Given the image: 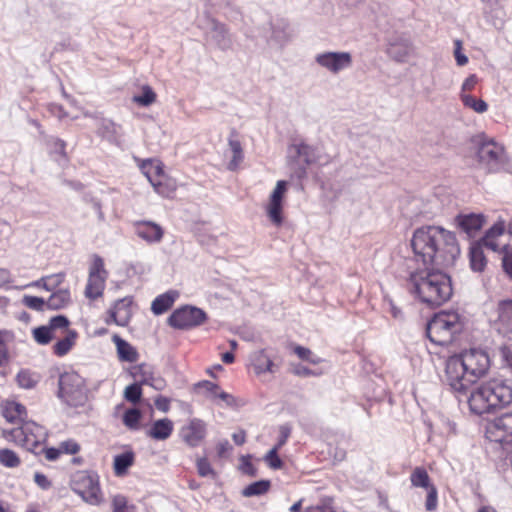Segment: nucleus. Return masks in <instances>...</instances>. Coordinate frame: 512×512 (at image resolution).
I'll return each instance as SVG.
<instances>
[{"label":"nucleus","instance_id":"obj_12","mask_svg":"<svg viewBox=\"0 0 512 512\" xmlns=\"http://www.w3.org/2000/svg\"><path fill=\"white\" fill-rule=\"evenodd\" d=\"M483 385L494 410L512 402V388L504 381L492 379L484 382Z\"/></svg>","mask_w":512,"mask_h":512},{"label":"nucleus","instance_id":"obj_15","mask_svg":"<svg viewBox=\"0 0 512 512\" xmlns=\"http://www.w3.org/2000/svg\"><path fill=\"white\" fill-rule=\"evenodd\" d=\"M455 225L468 237H474L483 227L485 216L481 213H460L454 219Z\"/></svg>","mask_w":512,"mask_h":512},{"label":"nucleus","instance_id":"obj_16","mask_svg":"<svg viewBox=\"0 0 512 512\" xmlns=\"http://www.w3.org/2000/svg\"><path fill=\"white\" fill-rule=\"evenodd\" d=\"M182 440L190 447L198 446L206 436V424L200 419H192L180 430Z\"/></svg>","mask_w":512,"mask_h":512},{"label":"nucleus","instance_id":"obj_7","mask_svg":"<svg viewBox=\"0 0 512 512\" xmlns=\"http://www.w3.org/2000/svg\"><path fill=\"white\" fill-rule=\"evenodd\" d=\"M479 163L489 171L505 169L508 164V157L504 147L494 140H484L477 150Z\"/></svg>","mask_w":512,"mask_h":512},{"label":"nucleus","instance_id":"obj_56","mask_svg":"<svg viewBox=\"0 0 512 512\" xmlns=\"http://www.w3.org/2000/svg\"><path fill=\"white\" fill-rule=\"evenodd\" d=\"M113 512H127V499L125 496L116 495L112 501Z\"/></svg>","mask_w":512,"mask_h":512},{"label":"nucleus","instance_id":"obj_13","mask_svg":"<svg viewBox=\"0 0 512 512\" xmlns=\"http://www.w3.org/2000/svg\"><path fill=\"white\" fill-rule=\"evenodd\" d=\"M286 192L287 182L284 180H279L269 197L266 212L270 220L276 225H280L283 220L282 209Z\"/></svg>","mask_w":512,"mask_h":512},{"label":"nucleus","instance_id":"obj_24","mask_svg":"<svg viewBox=\"0 0 512 512\" xmlns=\"http://www.w3.org/2000/svg\"><path fill=\"white\" fill-rule=\"evenodd\" d=\"M151 186L157 194L169 198L177 190L178 183L175 178L167 175L163 170Z\"/></svg>","mask_w":512,"mask_h":512},{"label":"nucleus","instance_id":"obj_39","mask_svg":"<svg viewBox=\"0 0 512 512\" xmlns=\"http://www.w3.org/2000/svg\"><path fill=\"white\" fill-rule=\"evenodd\" d=\"M461 100L466 107L472 109L476 113H484L488 109V105L484 100L476 99L471 95L462 93Z\"/></svg>","mask_w":512,"mask_h":512},{"label":"nucleus","instance_id":"obj_47","mask_svg":"<svg viewBox=\"0 0 512 512\" xmlns=\"http://www.w3.org/2000/svg\"><path fill=\"white\" fill-rule=\"evenodd\" d=\"M278 450V448L273 447L264 457L265 462L272 469H281L283 466V462L278 456Z\"/></svg>","mask_w":512,"mask_h":512},{"label":"nucleus","instance_id":"obj_26","mask_svg":"<svg viewBox=\"0 0 512 512\" xmlns=\"http://www.w3.org/2000/svg\"><path fill=\"white\" fill-rule=\"evenodd\" d=\"M111 322L119 326L128 325V303L125 299L118 300L114 307L109 310V317L106 319V323L110 324Z\"/></svg>","mask_w":512,"mask_h":512},{"label":"nucleus","instance_id":"obj_46","mask_svg":"<svg viewBox=\"0 0 512 512\" xmlns=\"http://www.w3.org/2000/svg\"><path fill=\"white\" fill-rule=\"evenodd\" d=\"M11 337V333L6 330H0V366L8 361L7 340Z\"/></svg>","mask_w":512,"mask_h":512},{"label":"nucleus","instance_id":"obj_10","mask_svg":"<svg viewBox=\"0 0 512 512\" xmlns=\"http://www.w3.org/2000/svg\"><path fill=\"white\" fill-rule=\"evenodd\" d=\"M205 320L206 314L203 310L193 306H184L171 314L168 323L177 329H190L201 325Z\"/></svg>","mask_w":512,"mask_h":512},{"label":"nucleus","instance_id":"obj_29","mask_svg":"<svg viewBox=\"0 0 512 512\" xmlns=\"http://www.w3.org/2000/svg\"><path fill=\"white\" fill-rule=\"evenodd\" d=\"M121 128L110 120H101L98 135L111 143L119 144V130Z\"/></svg>","mask_w":512,"mask_h":512},{"label":"nucleus","instance_id":"obj_4","mask_svg":"<svg viewBox=\"0 0 512 512\" xmlns=\"http://www.w3.org/2000/svg\"><path fill=\"white\" fill-rule=\"evenodd\" d=\"M443 267H418L411 272L409 282L412 292L429 306H440L452 295L449 277L441 271Z\"/></svg>","mask_w":512,"mask_h":512},{"label":"nucleus","instance_id":"obj_53","mask_svg":"<svg viewBox=\"0 0 512 512\" xmlns=\"http://www.w3.org/2000/svg\"><path fill=\"white\" fill-rule=\"evenodd\" d=\"M59 448L61 450V454H76L80 450V446L74 440H66L59 444Z\"/></svg>","mask_w":512,"mask_h":512},{"label":"nucleus","instance_id":"obj_57","mask_svg":"<svg viewBox=\"0 0 512 512\" xmlns=\"http://www.w3.org/2000/svg\"><path fill=\"white\" fill-rule=\"evenodd\" d=\"M240 460H241L240 470L247 475L254 476L256 474V469L250 462V457L242 456Z\"/></svg>","mask_w":512,"mask_h":512},{"label":"nucleus","instance_id":"obj_36","mask_svg":"<svg viewBox=\"0 0 512 512\" xmlns=\"http://www.w3.org/2000/svg\"><path fill=\"white\" fill-rule=\"evenodd\" d=\"M229 147L232 153L230 162L228 163V169L234 171L238 168L243 160V150L241 143L236 139H229Z\"/></svg>","mask_w":512,"mask_h":512},{"label":"nucleus","instance_id":"obj_52","mask_svg":"<svg viewBox=\"0 0 512 512\" xmlns=\"http://www.w3.org/2000/svg\"><path fill=\"white\" fill-rule=\"evenodd\" d=\"M502 265L510 276H512V247L508 245H503L502 247Z\"/></svg>","mask_w":512,"mask_h":512},{"label":"nucleus","instance_id":"obj_38","mask_svg":"<svg viewBox=\"0 0 512 512\" xmlns=\"http://www.w3.org/2000/svg\"><path fill=\"white\" fill-rule=\"evenodd\" d=\"M498 312L499 321L512 329V299L501 301L499 303Z\"/></svg>","mask_w":512,"mask_h":512},{"label":"nucleus","instance_id":"obj_61","mask_svg":"<svg viewBox=\"0 0 512 512\" xmlns=\"http://www.w3.org/2000/svg\"><path fill=\"white\" fill-rule=\"evenodd\" d=\"M503 232H504L503 223H496L486 232V235L484 237L498 238V237L502 236Z\"/></svg>","mask_w":512,"mask_h":512},{"label":"nucleus","instance_id":"obj_62","mask_svg":"<svg viewBox=\"0 0 512 512\" xmlns=\"http://www.w3.org/2000/svg\"><path fill=\"white\" fill-rule=\"evenodd\" d=\"M34 481L41 489L46 490L51 487V482L42 473L36 472L34 474Z\"/></svg>","mask_w":512,"mask_h":512},{"label":"nucleus","instance_id":"obj_30","mask_svg":"<svg viewBox=\"0 0 512 512\" xmlns=\"http://www.w3.org/2000/svg\"><path fill=\"white\" fill-rule=\"evenodd\" d=\"M251 362L257 374L272 372L273 362L264 350H259L251 355Z\"/></svg>","mask_w":512,"mask_h":512},{"label":"nucleus","instance_id":"obj_37","mask_svg":"<svg viewBox=\"0 0 512 512\" xmlns=\"http://www.w3.org/2000/svg\"><path fill=\"white\" fill-rule=\"evenodd\" d=\"M0 464L7 468H16L20 466V457L11 449H0Z\"/></svg>","mask_w":512,"mask_h":512},{"label":"nucleus","instance_id":"obj_11","mask_svg":"<svg viewBox=\"0 0 512 512\" xmlns=\"http://www.w3.org/2000/svg\"><path fill=\"white\" fill-rule=\"evenodd\" d=\"M486 435L490 441L496 443H512V413H505L490 422L486 428Z\"/></svg>","mask_w":512,"mask_h":512},{"label":"nucleus","instance_id":"obj_33","mask_svg":"<svg viewBox=\"0 0 512 512\" xmlns=\"http://www.w3.org/2000/svg\"><path fill=\"white\" fill-rule=\"evenodd\" d=\"M70 302V293L68 290H58L53 293L47 300V309L59 310L66 307Z\"/></svg>","mask_w":512,"mask_h":512},{"label":"nucleus","instance_id":"obj_35","mask_svg":"<svg viewBox=\"0 0 512 512\" xmlns=\"http://www.w3.org/2000/svg\"><path fill=\"white\" fill-rule=\"evenodd\" d=\"M411 484L414 487H421L424 489H429L434 485L430 482L429 475L427 471L422 467H416L411 476H410Z\"/></svg>","mask_w":512,"mask_h":512},{"label":"nucleus","instance_id":"obj_22","mask_svg":"<svg viewBox=\"0 0 512 512\" xmlns=\"http://www.w3.org/2000/svg\"><path fill=\"white\" fill-rule=\"evenodd\" d=\"M173 429V422L168 418H163L156 420L146 431V434L154 440L164 441L171 436Z\"/></svg>","mask_w":512,"mask_h":512},{"label":"nucleus","instance_id":"obj_5","mask_svg":"<svg viewBox=\"0 0 512 512\" xmlns=\"http://www.w3.org/2000/svg\"><path fill=\"white\" fill-rule=\"evenodd\" d=\"M426 330L431 342L447 345L462 330V323L458 313L440 312L428 322Z\"/></svg>","mask_w":512,"mask_h":512},{"label":"nucleus","instance_id":"obj_6","mask_svg":"<svg viewBox=\"0 0 512 512\" xmlns=\"http://www.w3.org/2000/svg\"><path fill=\"white\" fill-rule=\"evenodd\" d=\"M59 397L69 406H83L87 401L84 379L75 372H65L59 378Z\"/></svg>","mask_w":512,"mask_h":512},{"label":"nucleus","instance_id":"obj_27","mask_svg":"<svg viewBox=\"0 0 512 512\" xmlns=\"http://www.w3.org/2000/svg\"><path fill=\"white\" fill-rule=\"evenodd\" d=\"M157 100V94L149 85H141L138 91H135L132 101L140 107H149Z\"/></svg>","mask_w":512,"mask_h":512},{"label":"nucleus","instance_id":"obj_32","mask_svg":"<svg viewBox=\"0 0 512 512\" xmlns=\"http://www.w3.org/2000/svg\"><path fill=\"white\" fill-rule=\"evenodd\" d=\"M40 381V375L29 369H22L16 375L17 384L24 389L34 388Z\"/></svg>","mask_w":512,"mask_h":512},{"label":"nucleus","instance_id":"obj_43","mask_svg":"<svg viewBox=\"0 0 512 512\" xmlns=\"http://www.w3.org/2000/svg\"><path fill=\"white\" fill-rule=\"evenodd\" d=\"M114 472L117 476H123L128 471V451L117 455L114 459Z\"/></svg>","mask_w":512,"mask_h":512},{"label":"nucleus","instance_id":"obj_3","mask_svg":"<svg viewBox=\"0 0 512 512\" xmlns=\"http://www.w3.org/2000/svg\"><path fill=\"white\" fill-rule=\"evenodd\" d=\"M4 418L18 426L12 429H3V437L26 450L37 453L36 449L46 440L47 432L44 427L33 421H24L26 408L15 401H7L2 409Z\"/></svg>","mask_w":512,"mask_h":512},{"label":"nucleus","instance_id":"obj_51","mask_svg":"<svg viewBox=\"0 0 512 512\" xmlns=\"http://www.w3.org/2000/svg\"><path fill=\"white\" fill-rule=\"evenodd\" d=\"M453 55L458 66H465L468 63V57L463 53L462 41H454Z\"/></svg>","mask_w":512,"mask_h":512},{"label":"nucleus","instance_id":"obj_50","mask_svg":"<svg viewBox=\"0 0 512 512\" xmlns=\"http://www.w3.org/2000/svg\"><path fill=\"white\" fill-rule=\"evenodd\" d=\"M427 497L425 501V508L427 511H435L438 504V494L435 486L427 489Z\"/></svg>","mask_w":512,"mask_h":512},{"label":"nucleus","instance_id":"obj_14","mask_svg":"<svg viewBox=\"0 0 512 512\" xmlns=\"http://www.w3.org/2000/svg\"><path fill=\"white\" fill-rule=\"evenodd\" d=\"M462 395L466 397L470 411L476 415L490 413L494 410L483 383L473 388L469 395L467 393Z\"/></svg>","mask_w":512,"mask_h":512},{"label":"nucleus","instance_id":"obj_58","mask_svg":"<svg viewBox=\"0 0 512 512\" xmlns=\"http://www.w3.org/2000/svg\"><path fill=\"white\" fill-rule=\"evenodd\" d=\"M481 246H485L486 248L492 250V251H500L502 253V247L498 241L497 238H489L484 237L481 241Z\"/></svg>","mask_w":512,"mask_h":512},{"label":"nucleus","instance_id":"obj_25","mask_svg":"<svg viewBox=\"0 0 512 512\" xmlns=\"http://www.w3.org/2000/svg\"><path fill=\"white\" fill-rule=\"evenodd\" d=\"M179 292L177 290H169L154 299L151 304V310L155 315H161L169 310L174 302L178 299Z\"/></svg>","mask_w":512,"mask_h":512},{"label":"nucleus","instance_id":"obj_60","mask_svg":"<svg viewBox=\"0 0 512 512\" xmlns=\"http://www.w3.org/2000/svg\"><path fill=\"white\" fill-rule=\"evenodd\" d=\"M140 385V383L135 382L130 384V403L135 404L140 400L142 394Z\"/></svg>","mask_w":512,"mask_h":512},{"label":"nucleus","instance_id":"obj_1","mask_svg":"<svg viewBox=\"0 0 512 512\" xmlns=\"http://www.w3.org/2000/svg\"><path fill=\"white\" fill-rule=\"evenodd\" d=\"M411 247L419 267L452 266L460 254L453 232L439 226H424L413 233Z\"/></svg>","mask_w":512,"mask_h":512},{"label":"nucleus","instance_id":"obj_8","mask_svg":"<svg viewBox=\"0 0 512 512\" xmlns=\"http://www.w3.org/2000/svg\"><path fill=\"white\" fill-rule=\"evenodd\" d=\"M315 62L325 71L336 75L352 67L353 57L347 51H324L316 54Z\"/></svg>","mask_w":512,"mask_h":512},{"label":"nucleus","instance_id":"obj_49","mask_svg":"<svg viewBox=\"0 0 512 512\" xmlns=\"http://www.w3.org/2000/svg\"><path fill=\"white\" fill-rule=\"evenodd\" d=\"M112 341L117 347L119 359L121 361H128V343L117 334L112 336Z\"/></svg>","mask_w":512,"mask_h":512},{"label":"nucleus","instance_id":"obj_59","mask_svg":"<svg viewBox=\"0 0 512 512\" xmlns=\"http://www.w3.org/2000/svg\"><path fill=\"white\" fill-rule=\"evenodd\" d=\"M295 353L299 356V358L303 359V360H307V361H310L314 364H317L319 363V358H310V355H311V351L307 348H304V347H301V346H297L295 348Z\"/></svg>","mask_w":512,"mask_h":512},{"label":"nucleus","instance_id":"obj_2","mask_svg":"<svg viewBox=\"0 0 512 512\" xmlns=\"http://www.w3.org/2000/svg\"><path fill=\"white\" fill-rule=\"evenodd\" d=\"M490 366L488 354L480 349L463 351L446 362V381L458 394H466L476 380L486 374Z\"/></svg>","mask_w":512,"mask_h":512},{"label":"nucleus","instance_id":"obj_23","mask_svg":"<svg viewBox=\"0 0 512 512\" xmlns=\"http://www.w3.org/2000/svg\"><path fill=\"white\" fill-rule=\"evenodd\" d=\"M209 35L220 49L226 50L231 47L232 40L224 24L212 20Z\"/></svg>","mask_w":512,"mask_h":512},{"label":"nucleus","instance_id":"obj_9","mask_svg":"<svg viewBox=\"0 0 512 512\" xmlns=\"http://www.w3.org/2000/svg\"><path fill=\"white\" fill-rule=\"evenodd\" d=\"M72 490L85 502L95 505L101 500L100 487L96 476L78 473L72 480Z\"/></svg>","mask_w":512,"mask_h":512},{"label":"nucleus","instance_id":"obj_63","mask_svg":"<svg viewBox=\"0 0 512 512\" xmlns=\"http://www.w3.org/2000/svg\"><path fill=\"white\" fill-rule=\"evenodd\" d=\"M45 454V458L49 461H55L59 458L61 454L60 448H42V450Z\"/></svg>","mask_w":512,"mask_h":512},{"label":"nucleus","instance_id":"obj_21","mask_svg":"<svg viewBox=\"0 0 512 512\" xmlns=\"http://www.w3.org/2000/svg\"><path fill=\"white\" fill-rule=\"evenodd\" d=\"M141 173L147 178L152 185L162 173L163 163L158 159H145L141 160L137 157L134 158Z\"/></svg>","mask_w":512,"mask_h":512},{"label":"nucleus","instance_id":"obj_42","mask_svg":"<svg viewBox=\"0 0 512 512\" xmlns=\"http://www.w3.org/2000/svg\"><path fill=\"white\" fill-rule=\"evenodd\" d=\"M202 386L207 391L212 393L215 397H218L222 401H224L227 405H232L233 404V397L230 394H228V393H226L224 391H220L216 384L206 381V382H204L202 384Z\"/></svg>","mask_w":512,"mask_h":512},{"label":"nucleus","instance_id":"obj_19","mask_svg":"<svg viewBox=\"0 0 512 512\" xmlns=\"http://www.w3.org/2000/svg\"><path fill=\"white\" fill-rule=\"evenodd\" d=\"M135 233L148 243L160 242L163 229L154 222H137L134 224Z\"/></svg>","mask_w":512,"mask_h":512},{"label":"nucleus","instance_id":"obj_41","mask_svg":"<svg viewBox=\"0 0 512 512\" xmlns=\"http://www.w3.org/2000/svg\"><path fill=\"white\" fill-rule=\"evenodd\" d=\"M33 336L35 341L41 345L48 344L53 338L51 328L48 326H40L35 328L33 330Z\"/></svg>","mask_w":512,"mask_h":512},{"label":"nucleus","instance_id":"obj_18","mask_svg":"<svg viewBox=\"0 0 512 512\" xmlns=\"http://www.w3.org/2000/svg\"><path fill=\"white\" fill-rule=\"evenodd\" d=\"M130 376L135 383L148 384L156 389L162 388L163 381L153 377L151 368L147 364L130 366Z\"/></svg>","mask_w":512,"mask_h":512},{"label":"nucleus","instance_id":"obj_17","mask_svg":"<svg viewBox=\"0 0 512 512\" xmlns=\"http://www.w3.org/2000/svg\"><path fill=\"white\" fill-rule=\"evenodd\" d=\"M414 53L412 42L404 37H396L392 39L387 47L388 56L398 63L406 62Z\"/></svg>","mask_w":512,"mask_h":512},{"label":"nucleus","instance_id":"obj_55","mask_svg":"<svg viewBox=\"0 0 512 512\" xmlns=\"http://www.w3.org/2000/svg\"><path fill=\"white\" fill-rule=\"evenodd\" d=\"M291 434V426L289 424H283L279 427V439L277 444L274 446L280 449L287 441Z\"/></svg>","mask_w":512,"mask_h":512},{"label":"nucleus","instance_id":"obj_44","mask_svg":"<svg viewBox=\"0 0 512 512\" xmlns=\"http://www.w3.org/2000/svg\"><path fill=\"white\" fill-rule=\"evenodd\" d=\"M23 304L28 308L36 311H44L47 308L46 300L37 296L25 295L23 297Z\"/></svg>","mask_w":512,"mask_h":512},{"label":"nucleus","instance_id":"obj_28","mask_svg":"<svg viewBox=\"0 0 512 512\" xmlns=\"http://www.w3.org/2000/svg\"><path fill=\"white\" fill-rule=\"evenodd\" d=\"M104 283V275L97 273H89L88 283L85 289V295L91 299L99 297L103 292Z\"/></svg>","mask_w":512,"mask_h":512},{"label":"nucleus","instance_id":"obj_31","mask_svg":"<svg viewBox=\"0 0 512 512\" xmlns=\"http://www.w3.org/2000/svg\"><path fill=\"white\" fill-rule=\"evenodd\" d=\"M470 267L475 272H482L486 266V258L481 244H473L469 253Z\"/></svg>","mask_w":512,"mask_h":512},{"label":"nucleus","instance_id":"obj_48","mask_svg":"<svg viewBox=\"0 0 512 512\" xmlns=\"http://www.w3.org/2000/svg\"><path fill=\"white\" fill-rule=\"evenodd\" d=\"M197 471L201 477H210L212 479L216 477L214 469L206 458H200L197 460Z\"/></svg>","mask_w":512,"mask_h":512},{"label":"nucleus","instance_id":"obj_20","mask_svg":"<svg viewBox=\"0 0 512 512\" xmlns=\"http://www.w3.org/2000/svg\"><path fill=\"white\" fill-rule=\"evenodd\" d=\"M290 151L303 158L307 165L318 163L322 159L321 150L317 146L309 145L305 142L295 143L290 147Z\"/></svg>","mask_w":512,"mask_h":512},{"label":"nucleus","instance_id":"obj_64","mask_svg":"<svg viewBox=\"0 0 512 512\" xmlns=\"http://www.w3.org/2000/svg\"><path fill=\"white\" fill-rule=\"evenodd\" d=\"M306 512H335L330 503H323L322 505L311 506L306 509Z\"/></svg>","mask_w":512,"mask_h":512},{"label":"nucleus","instance_id":"obj_40","mask_svg":"<svg viewBox=\"0 0 512 512\" xmlns=\"http://www.w3.org/2000/svg\"><path fill=\"white\" fill-rule=\"evenodd\" d=\"M269 487H270L269 481L261 480V481L254 482V483L250 484L249 486H247L244 489L243 494H244V496H248V497L255 496V495H261V494L267 492Z\"/></svg>","mask_w":512,"mask_h":512},{"label":"nucleus","instance_id":"obj_45","mask_svg":"<svg viewBox=\"0 0 512 512\" xmlns=\"http://www.w3.org/2000/svg\"><path fill=\"white\" fill-rule=\"evenodd\" d=\"M437 431L443 436H449L455 432V423L445 417H439L435 424Z\"/></svg>","mask_w":512,"mask_h":512},{"label":"nucleus","instance_id":"obj_54","mask_svg":"<svg viewBox=\"0 0 512 512\" xmlns=\"http://www.w3.org/2000/svg\"><path fill=\"white\" fill-rule=\"evenodd\" d=\"M68 325L69 320L66 316L57 315L50 319L48 327L51 328V331H53L58 328H66Z\"/></svg>","mask_w":512,"mask_h":512},{"label":"nucleus","instance_id":"obj_34","mask_svg":"<svg viewBox=\"0 0 512 512\" xmlns=\"http://www.w3.org/2000/svg\"><path fill=\"white\" fill-rule=\"evenodd\" d=\"M76 337L77 333L73 330H69L67 335L54 345V353L57 356L66 355L74 345Z\"/></svg>","mask_w":512,"mask_h":512}]
</instances>
